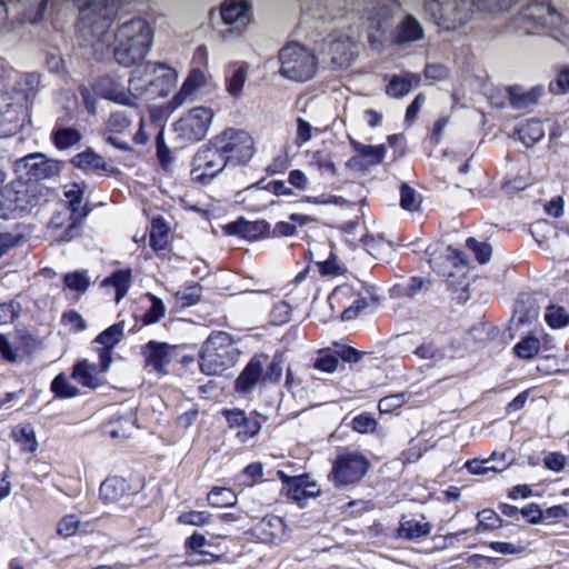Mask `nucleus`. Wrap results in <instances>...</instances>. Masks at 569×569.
I'll return each instance as SVG.
<instances>
[{
  "instance_id": "59",
  "label": "nucleus",
  "mask_w": 569,
  "mask_h": 569,
  "mask_svg": "<svg viewBox=\"0 0 569 569\" xmlns=\"http://www.w3.org/2000/svg\"><path fill=\"white\" fill-rule=\"evenodd\" d=\"M131 124L129 117L121 111L112 112L107 121V127L110 132L121 133L126 131Z\"/></svg>"
},
{
  "instance_id": "36",
  "label": "nucleus",
  "mask_w": 569,
  "mask_h": 569,
  "mask_svg": "<svg viewBox=\"0 0 569 569\" xmlns=\"http://www.w3.org/2000/svg\"><path fill=\"white\" fill-rule=\"evenodd\" d=\"M137 417L132 411H128L110 421L111 429L109 435L111 438H127L136 428Z\"/></svg>"
},
{
  "instance_id": "15",
  "label": "nucleus",
  "mask_w": 569,
  "mask_h": 569,
  "mask_svg": "<svg viewBox=\"0 0 569 569\" xmlns=\"http://www.w3.org/2000/svg\"><path fill=\"white\" fill-rule=\"evenodd\" d=\"M223 416L227 419L229 429L234 430V436L241 443L257 436L261 429L258 418L252 413L247 415L241 409H226Z\"/></svg>"
},
{
  "instance_id": "8",
  "label": "nucleus",
  "mask_w": 569,
  "mask_h": 569,
  "mask_svg": "<svg viewBox=\"0 0 569 569\" xmlns=\"http://www.w3.org/2000/svg\"><path fill=\"white\" fill-rule=\"evenodd\" d=\"M521 19L528 33L539 31L552 32L563 24L562 14L550 3L549 0H536L522 12Z\"/></svg>"
},
{
  "instance_id": "25",
  "label": "nucleus",
  "mask_w": 569,
  "mask_h": 569,
  "mask_svg": "<svg viewBox=\"0 0 569 569\" xmlns=\"http://www.w3.org/2000/svg\"><path fill=\"white\" fill-rule=\"evenodd\" d=\"M263 363L258 358H252L234 382L236 390L247 393L253 390L259 381H262Z\"/></svg>"
},
{
  "instance_id": "1",
  "label": "nucleus",
  "mask_w": 569,
  "mask_h": 569,
  "mask_svg": "<svg viewBox=\"0 0 569 569\" xmlns=\"http://www.w3.org/2000/svg\"><path fill=\"white\" fill-rule=\"evenodd\" d=\"M114 58L118 63L131 67L141 62L150 51L152 30L140 18L124 22L116 33Z\"/></svg>"
},
{
  "instance_id": "38",
  "label": "nucleus",
  "mask_w": 569,
  "mask_h": 569,
  "mask_svg": "<svg viewBox=\"0 0 569 569\" xmlns=\"http://www.w3.org/2000/svg\"><path fill=\"white\" fill-rule=\"evenodd\" d=\"M208 502L212 507H232L237 502V495L230 488L214 487L208 493Z\"/></svg>"
},
{
  "instance_id": "46",
  "label": "nucleus",
  "mask_w": 569,
  "mask_h": 569,
  "mask_svg": "<svg viewBox=\"0 0 569 569\" xmlns=\"http://www.w3.org/2000/svg\"><path fill=\"white\" fill-rule=\"evenodd\" d=\"M54 147L59 150H67L71 147V129L66 126L62 119H59L51 134Z\"/></svg>"
},
{
  "instance_id": "4",
  "label": "nucleus",
  "mask_w": 569,
  "mask_h": 569,
  "mask_svg": "<svg viewBox=\"0 0 569 569\" xmlns=\"http://www.w3.org/2000/svg\"><path fill=\"white\" fill-rule=\"evenodd\" d=\"M30 82V77H19L10 90H0V137L17 133L27 118V92L22 88Z\"/></svg>"
},
{
  "instance_id": "51",
  "label": "nucleus",
  "mask_w": 569,
  "mask_h": 569,
  "mask_svg": "<svg viewBox=\"0 0 569 569\" xmlns=\"http://www.w3.org/2000/svg\"><path fill=\"white\" fill-rule=\"evenodd\" d=\"M211 515L208 511L191 510L182 512L178 517L180 525L203 527L210 522Z\"/></svg>"
},
{
  "instance_id": "12",
  "label": "nucleus",
  "mask_w": 569,
  "mask_h": 569,
  "mask_svg": "<svg viewBox=\"0 0 569 569\" xmlns=\"http://www.w3.org/2000/svg\"><path fill=\"white\" fill-rule=\"evenodd\" d=\"M213 116L210 108H193L174 123V131L186 142L200 141L207 136Z\"/></svg>"
},
{
  "instance_id": "47",
  "label": "nucleus",
  "mask_w": 569,
  "mask_h": 569,
  "mask_svg": "<svg viewBox=\"0 0 569 569\" xmlns=\"http://www.w3.org/2000/svg\"><path fill=\"white\" fill-rule=\"evenodd\" d=\"M284 358L282 353H276L264 375H262L263 383H278L283 371Z\"/></svg>"
},
{
  "instance_id": "27",
  "label": "nucleus",
  "mask_w": 569,
  "mask_h": 569,
  "mask_svg": "<svg viewBox=\"0 0 569 569\" xmlns=\"http://www.w3.org/2000/svg\"><path fill=\"white\" fill-rule=\"evenodd\" d=\"M431 525L425 518L418 520L413 518H402L397 530L398 537L407 540H413L429 535Z\"/></svg>"
},
{
  "instance_id": "58",
  "label": "nucleus",
  "mask_w": 569,
  "mask_h": 569,
  "mask_svg": "<svg viewBox=\"0 0 569 569\" xmlns=\"http://www.w3.org/2000/svg\"><path fill=\"white\" fill-rule=\"evenodd\" d=\"M73 229L77 227L78 220L84 219L89 212L90 208H88V204H84L81 211H79V207L82 202L83 198V189L78 184L73 183Z\"/></svg>"
},
{
  "instance_id": "3",
  "label": "nucleus",
  "mask_w": 569,
  "mask_h": 569,
  "mask_svg": "<svg viewBox=\"0 0 569 569\" xmlns=\"http://www.w3.org/2000/svg\"><path fill=\"white\" fill-rule=\"evenodd\" d=\"M240 352L232 337L224 331L212 332L199 352V366L206 376H218L236 366Z\"/></svg>"
},
{
  "instance_id": "35",
  "label": "nucleus",
  "mask_w": 569,
  "mask_h": 569,
  "mask_svg": "<svg viewBox=\"0 0 569 569\" xmlns=\"http://www.w3.org/2000/svg\"><path fill=\"white\" fill-rule=\"evenodd\" d=\"M99 373L97 366L87 361L79 362L73 367V378L78 379L80 383L91 389H96L102 383V380L99 378Z\"/></svg>"
},
{
  "instance_id": "22",
  "label": "nucleus",
  "mask_w": 569,
  "mask_h": 569,
  "mask_svg": "<svg viewBox=\"0 0 569 569\" xmlns=\"http://www.w3.org/2000/svg\"><path fill=\"white\" fill-rule=\"evenodd\" d=\"M511 465V457L507 452L493 451L487 459L468 460L465 467L472 475L482 476L488 472H502Z\"/></svg>"
},
{
  "instance_id": "50",
  "label": "nucleus",
  "mask_w": 569,
  "mask_h": 569,
  "mask_svg": "<svg viewBox=\"0 0 569 569\" xmlns=\"http://www.w3.org/2000/svg\"><path fill=\"white\" fill-rule=\"evenodd\" d=\"M311 163L318 169V171L321 174H337V168L332 160V157L325 151L319 150L313 152Z\"/></svg>"
},
{
  "instance_id": "23",
  "label": "nucleus",
  "mask_w": 569,
  "mask_h": 569,
  "mask_svg": "<svg viewBox=\"0 0 569 569\" xmlns=\"http://www.w3.org/2000/svg\"><path fill=\"white\" fill-rule=\"evenodd\" d=\"M101 96L108 100L123 106H136L132 100L129 88L126 89L123 82L113 77H104L98 83Z\"/></svg>"
},
{
  "instance_id": "14",
  "label": "nucleus",
  "mask_w": 569,
  "mask_h": 569,
  "mask_svg": "<svg viewBox=\"0 0 569 569\" xmlns=\"http://www.w3.org/2000/svg\"><path fill=\"white\" fill-rule=\"evenodd\" d=\"M327 49L325 50L336 69L347 68L356 58V43L348 34L330 33L325 38Z\"/></svg>"
},
{
  "instance_id": "45",
  "label": "nucleus",
  "mask_w": 569,
  "mask_h": 569,
  "mask_svg": "<svg viewBox=\"0 0 569 569\" xmlns=\"http://www.w3.org/2000/svg\"><path fill=\"white\" fill-rule=\"evenodd\" d=\"M123 322H118L104 331H102L96 339L97 342L106 347L107 349H112L116 345H118L123 336Z\"/></svg>"
},
{
  "instance_id": "44",
  "label": "nucleus",
  "mask_w": 569,
  "mask_h": 569,
  "mask_svg": "<svg viewBox=\"0 0 569 569\" xmlns=\"http://www.w3.org/2000/svg\"><path fill=\"white\" fill-rule=\"evenodd\" d=\"M147 297L150 299L151 306L142 317V323L146 326L160 321L166 316L167 311V308L160 298L152 293H148Z\"/></svg>"
},
{
  "instance_id": "10",
  "label": "nucleus",
  "mask_w": 569,
  "mask_h": 569,
  "mask_svg": "<svg viewBox=\"0 0 569 569\" xmlns=\"http://www.w3.org/2000/svg\"><path fill=\"white\" fill-rule=\"evenodd\" d=\"M64 162L48 158L44 153H29L14 162V171L29 181H41L58 177Z\"/></svg>"
},
{
  "instance_id": "42",
  "label": "nucleus",
  "mask_w": 569,
  "mask_h": 569,
  "mask_svg": "<svg viewBox=\"0 0 569 569\" xmlns=\"http://www.w3.org/2000/svg\"><path fill=\"white\" fill-rule=\"evenodd\" d=\"M478 525L475 528L477 533L496 530L502 526V519L492 509H483L477 513Z\"/></svg>"
},
{
  "instance_id": "33",
  "label": "nucleus",
  "mask_w": 569,
  "mask_h": 569,
  "mask_svg": "<svg viewBox=\"0 0 569 569\" xmlns=\"http://www.w3.org/2000/svg\"><path fill=\"white\" fill-rule=\"evenodd\" d=\"M510 103L513 108L521 109L535 104L542 93L541 88H532L525 91L522 88L515 86L508 89Z\"/></svg>"
},
{
  "instance_id": "41",
  "label": "nucleus",
  "mask_w": 569,
  "mask_h": 569,
  "mask_svg": "<svg viewBox=\"0 0 569 569\" xmlns=\"http://www.w3.org/2000/svg\"><path fill=\"white\" fill-rule=\"evenodd\" d=\"M150 246L154 250H162L168 242V227L163 219L154 218L150 229Z\"/></svg>"
},
{
  "instance_id": "62",
  "label": "nucleus",
  "mask_w": 569,
  "mask_h": 569,
  "mask_svg": "<svg viewBox=\"0 0 569 569\" xmlns=\"http://www.w3.org/2000/svg\"><path fill=\"white\" fill-rule=\"evenodd\" d=\"M413 353L425 360L439 362L445 358L443 352L432 343H423L413 350Z\"/></svg>"
},
{
  "instance_id": "28",
  "label": "nucleus",
  "mask_w": 569,
  "mask_h": 569,
  "mask_svg": "<svg viewBox=\"0 0 569 569\" xmlns=\"http://www.w3.org/2000/svg\"><path fill=\"white\" fill-rule=\"evenodd\" d=\"M538 317L539 308L533 301L529 298L527 300L525 298L517 299L512 316V323L516 328L530 325L532 321L537 320Z\"/></svg>"
},
{
  "instance_id": "40",
  "label": "nucleus",
  "mask_w": 569,
  "mask_h": 569,
  "mask_svg": "<svg viewBox=\"0 0 569 569\" xmlns=\"http://www.w3.org/2000/svg\"><path fill=\"white\" fill-rule=\"evenodd\" d=\"M462 252L457 250H451L450 248L447 249V253L445 256V263L446 267L442 266L441 262H438V259H431L430 266L433 268V270L439 273L441 277L450 278L453 276L452 271L447 270V267H455L458 268L459 263H462Z\"/></svg>"
},
{
  "instance_id": "13",
  "label": "nucleus",
  "mask_w": 569,
  "mask_h": 569,
  "mask_svg": "<svg viewBox=\"0 0 569 569\" xmlns=\"http://www.w3.org/2000/svg\"><path fill=\"white\" fill-rule=\"evenodd\" d=\"M73 7L79 8V24L92 29H103L116 12L112 0H73Z\"/></svg>"
},
{
  "instance_id": "17",
  "label": "nucleus",
  "mask_w": 569,
  "mask_h": 569,
  "mask_svg": "<svg viewBox=\"0 0 569 569\" xmlns=\"http://www.w3.org/2000/svg\"><path fill=\"white\" fill-rule=\"evenodd\" d=\"M154 62L147 61L131 72L128 88L134 102L141 98L152 99V74H154Z\"/></svg>"
},
{
  "instance_id": "5",
  "label": "nucleus",
  "mask_w": 569,
  "mask_h": 569,
  "mask_svg": "<svg viewBox=\"0 0 569 569\" xmlns=\"http://www.w3.org/2000/svg\"><path fill=\"white\" fill-rule=\"evenodd\" d=\"M279 73L295 82H307L318 72V58L308 48L297 43H288L279 51Z\"/></svg>"
},
{
  "instance_id": "16",
  "label": "nucleus",
  "mask_w": 569,
  "mask_h": 569,
  "mask_svg": "<svg viewBox=\"0 0 569 569\" xmlns=\"http://www.w3.org/2000/svg\"><path fill=\"white\" fill-rule=\"evenodd\" d=\"M176 350L177 346L151 340L141 348V353L147 368H151L160 375H166Z\"/></svg>"
},
{
  "instance_id": "7",
  "label": "nucleus",
  "mask_w": 569,
  "mask_h": 569,
  "mask_svg": "<svg viewBox=\"0 0 569 569\" xmlns=\"http://www.w3.org/2000/svg\"><path fill=\"white\" fill-rule=\"evenodd\" d=\"M472 4V0H429L425 9L437 26L455 30L466 23Z\"/></svg>"
},
{
  "instance_id": "57",
  "label": "nucleus",
  "mask_w": 569,
  "mask_h": 569,
  "mask_svg": "<svg viewBox=\"0 0 569 569\" xmlns=\"http://www.w3.org/2000/svg\"><path fill=\"white\" fill-rule=\"evenodd\" d=\"M400 206L405 210L413 211L419 208L418 193L407 183L400 187Z\"/></svg>"
},
{
  "instance_id": "60",
  "label": "nucleus",
  "mask_w": 569,
  "mask_h": 569,
  "mask_svg": "<svg viewBox=\"0 0 569 569\" xmlns=\"http://www.w3.org/2000/svg\"><path fill=\"white\" fill-rule=\"evenodd\" d=\"M467 247L473 251L476 259L481 263H487L491 258V247L488 243L479 242L475 238L467 239Z\"/></svg>"
},
{
  "instance_id": "32",
  "label": "nucleus",
  "mask_w": 569,
  "mask_h": 569,
  "mask_svg": "<svg viewBox=\"0 0 569 569\" xmlns=\"http://www.w3.org/2000/svg\"><path fill=\"white\" fill-rule=\"evenodd\" d=\"M131 284V270L122 269L113 272L102 282L103 287H112L116 290V302L119 303L128 293Z\"/></svg>"
},
{
  "instance_id": "56",
  "label": "nucleus",
  "mask_w": 569,
  "mask_h": 569,
  "mask_svg": "<svg viewBox=\"0 0 569 569\" xmlns=\"http://www.w3.org/2000/svg\"><path fill=\"white\" fill-rule=\"evenodd\" d=\"M201 286L194 283L177 292V299L182 307H190L199 302L201 298Z\"/></svg>"
},
{
  "instance_id": "19",
  "label": "nucleus",
  "mask_w": 569,
  "mask_h": 569,
  "mask_svg": "<svg viewBox=\"0 0 569 569\" xmlns=\"http://www.w3.org/2000/svg\"><path fill=\"white\" fill-rule=\"evenodd\" d=\"M366 7L362 8V18H366L370 23V27L380 31L383 28V24L389 19L392 4L396 3V0H363ZM362 3L357 2L353 7V10L360 11Z\"/></svg>"
},
{
  "instance_id": "55",
  "label": "nucleus",
  "mask_w": 569,
  "mask_h": 569,
  "mask_svg": "<svg viewBox=\"0 0 569 569\" xmlns=\"http://www.w3.org/2000/svg\"><path fill=\"white\" fill-rule=\"evenodd\" d=\"M257 229V223L246 221L244 219H238L226 226L224 230L230 236H242L250 237Z\"/></svg>"
},
{
  "instance_id": "24",
  "label": "nucleus",
  "mask_w": 569,
  "mask_h": 569,
  "mask_svg": "<svg viewBox=\"0 0 569 569\" xmlns=\"http://www.w3.org/2000/svg\"><path fill=\"white\" fill-rule=\"evenodd\" d=\"M154 74H152V99L168 96L178 80V73L171 67L154 62Z\"/></svg>"
},
{
  "instance_id": "63",
  "label": "nucleus",
  "mask_w": 569,
  "mask_h": 569,
  "mask_svg": "<svg viewBox=\"0 0 569 569\" xmlns=\"http://www.w3.org/2000/svg\"><path fill=\"white\" fill-rule=\"evenodd\" d=\"M291 306L286 301L278 302L271 311V321L276 326L283 325L290 320Z\"/></svg>"
},
{
  "instance_id": "18",
  "label": "nucleus",
  "mask_w": 569,
  "mask_h": 569,
  "mask_svg": "<svg viewBox=\"0 0 569 569\" xmlns=\"http://www.w3.org/2000/svg\"><path fill=\"white\" fill-rule=\"evenodd\" d=\"M250 3L247 0H226L221 18L230 27L229 32L241 34L249 22Z\"/></svg>"
},
{
  "instance_id": "30",
  "label": "nucleus",
  "mask_w": 569,
  "mask_h": 569,
  "mask_svg": "<svg viewBox=\"0 0 569 569\" xmlns=\"http://www.w3.org/2000/svg\"><path fill=\"white\" fill-rule=\"evenodd\" d=\"M128 489L129 486L123 478L109 477L100 485V498L106 502H118Z\"/></svg>"
},
{
  "instance_id": "21",
  "label": "nucleus",
  "mask_w": 569,
  "mask_h": 569,
  "mask_svg": "<svg viewBox=\"0 0 569 569\" xmlns=\"http://www.w3.org/2000/svg\"><path fill=\"white\" fill-rule=\"evenodd\" d=\"M286 523L273 515L263 517L254 527V536L263 543H279L286 536Z\"/></svg>"
},
{
  "instance_id": "11",
  "label": "nucleus",
  "mask_w": 569,
  "mask_h": 569,
  "mask_svg": "<svg viewBox=\"0 0 569 569\" xmlns=\"http://www.w3.org/2000/svg\"><path fill=\"white\" fill-rule=\"evenodd\" d=\"M369 467L370 462L363 455L345 452L335 459L330 477L336 487L348 486L360 481Z\"/></svg>"
},
{
  "instance_id": "64",
  "label": "nucleus",
  "mask_w": 569,
  "mask_h": 569,
  "mask_svg": "<svg viewBox=\"0 0 569 569\" xmlns=\"http://www.w3.org/2000/svg\"><path fill=\"white\" fill-rule=\"evenodd\" d=\"M51 391L57 398H69L71 397V387L68 381L66 373H59L51 382Z\"/></svg>"
},
{
  "instance_id": "34",
  "label": "nucleus",
  "mask_w": 569,
  "mask_h": 569,
  "mask_svg": "<svg viewBox=\"0 0 569 569\" xmlns=\"http://www.w3.org/2000/svg\"><path fill=\"white\" fill-rule=\"evenodd\" d=\"M517 132L526 147H532L545 137L542 122L537 119L527 120L518 128Z\"/></svg>"
},
{
  "instance_id": "49",
  "label": "nucleus",
  "mask_w": 569,
  "mask_h": 569,
  "mask_svg": "<svg viewBox=\"0 0 569 569\" xmlns=\"http://www.w3.org/2000/svg\"><path fill=\"white\" fill-rule=\"evenodd\" d=\"M339 360L338 357L333 353H330L325 350H320L317 353V357L313 362V368L326 372V373H332L338 369Z\"/></svg>"
},
{
  "instance_id": "31",
  "label": "nucleus",
  "mask_w": 569,
  "mask_h": 569,
  "mask_svg": "<svg viewBox=\"0 0 569 569\" xmlns=\"http://www.w3.org/2000/svg\"><path fill=\"white\" fill-rule=\"evenodd\" d=\"M349 141L353 150L366 160L367 166H377L383 161L387 153L385 144H363L350 136Z\"/></svg>"
},
{
  "instance_id": "6",
  "label": "nucleus",
  "mask_w": 569,
  "mask_h": 569,
  "mask_svg": "<svg viewBox=\"0 0 569 569\" xmlns=\"http://www.w3.org/2000/svg\"><path fill=\"white\" fill-rule=\"evenodd\" d=\"M227 163L244 164L256 153L253 138L244 130L228 128L213 137Z\"/></svg>"
},
{
  "instance_id": "37",
  "label": "nucleus",
  "mask_w": 569,
  "mask_h": 569,
  "mask_svg": "<svg viewBox=\"0 0 569 569\" xmlns=\"http://www.w3.org/2000/svg\"><path fill=\"white\" fill-rule=\"evenodd\" d=\"M319 18L336 20L345 18L348 13L347 0H319Z\"/></svg>"
},
{
  "instance_id": "52",
  "label": "nucleus",
  "mask_w": 569,
  "mask_h": 569,
  "mask_svg": "<svg viewBox=\"0 0 569 569\" xmlns=\"http://www.w3.org/2000/svg\"><path fill=\"white\" fill-rule=\"evenodd\" d=\"M540 349V342L535 337H529L519 341L513 350L519 358L530 359L535 357Z\"/></svg>"
},
{
  "instance_id": "43",
  "label": "nucleus",
  "mask_w": 569,
  "mask_h": 569,
  "mask_svg": "<svg viewBox=\"0 0 569 569\" xmlns=\"http://www.w3.org/2000/svg\"><path fill=\"white\" fill-rule=\"evenodd\" d=\"M73 166H77L83 170H106L107 164L102 157L93 152L92 150H87L82 153L77 154L73 158Z\"/></svg>"
},
{
  "instance_id": "20",
  "label": "nucleus",
  "mask_w": 569,
  "mask_h": 569,
  "mask_svg": "<svg viewBox=\"0 0 569 569\" xmlns=\"http://www.w3.org/2000/svg\"><path fill=\"white\" fill-rule=\"evenodd\" d=\"M278 476L288 485V496L301 506L306 500L315 498L320 492L317 485L309 481L307 475L289 477L283 471H279Z\"/></svg>"
},
{
  "instance_id": "61",
  "label": "nucleus",
  "mask_w": 569,
  "mask_h": 569,
  "mask_svg": "<svg viewBox=\"0 0 569 569\" xmlns=\"http://www.w3.org/2000/svg\"><path fill=\"white\" fill-rule=\"evenodd\" d=\"M206 84V74L200 69H193L190 71L182 86L196 97L198 90Z\"/></svg>"
},
{
  "instance_id": "9",
  "label": "nucleus",
  "mask_w": 569,
  "mask_h": 569,
  "mask_svg": "<svg viewBox=\"0 0 569 569\" xmlns=\"http://www.w3.org/2000/svg\"><path fill=\"white\" fill-rule=\"evenodd\" d=\"M227 164L223 153L211 138L193 157L192 179L199 183L208 184L222 172Z\"/></svg>"
},
{
  "instance_id": "39",
  "label": "nucleus",
  "mask_w": 569,
  "mask_h": 569,
  "mask_svg": "<svg viewBox=\"0 0 569 569\" xmlns=\"http://www.w3.org/2000/svg\"><path fill=\"white\" fill-rule=\"evenodd\" d=\"M12 435L23 451L34 452L38 449V441L31 425L18 426L13 430Z\"/></svg>"
},
{
  "instance_id": "29",
  "label": "nucleus",
  "mask_w": 569,
  "mask_h": 569,
  "mask_svg": "<svg viewBox=\"0 0 569 569\" xmlns=\"http://www.w3.org/2000/svg\"><path fill=\"white\" fill-rule=\"evenodd\" d=\"M423 34L421 23L413 16L408 14L398 26L396 41L398 43L413 42L421 40Z\"/></svg>"
},
{
  "instance_id": "48",
  "label": "nucleus",
  "mask_w": 569,
  "mask_h": 569,
  "mask_svg": "<svg viewBox=\"0 0 569 569\" xmlns=\"http://www.w3.org/2000/svg\"><path fill=\"white\" fill-rule=\"evenodd\" d=\"M247 79V71L243 67L236 68L227 77V90L233 97H239L242 92Z\"/></svg>"
},
{
  "instance_id": "2",
  "label": "nucleus",
  "mask_w": 569,
  "mask_h": 569,
  "mask_svg": "<svg viewBox=\"0 0 569 569\" xmlns=\"http://www.w3.org/2000/svg\"><path fill=\"white\" fill-rule=\"evenodd\" d=\"M50 190L42 184L20 180L0 188V219H18L48 200Z\"/></svg>"
},
{
  "instance_id": "53",
  "label": "nucleus",
  "mask_w": 569,
  "mask_h": 569,
  "mask_svg": "<svg viewBox=\"0 0 569 569\" xmlns=\"http://www.w3.org/2000/svg\"><path fill=\"white\" fill-rule=\"evenodd\" d=\"M545 319L551 328H561L569 323V315L562 307L550 306L546 313Z\"/></svg>"
},
{
  "instance_id": "54",
  "label": "nucleus",
  "mask_w": 569,
  "mask_h": 569,
  "mask_svg": "<svg viewBox=\"0 0 569 569\" xmlns=\"http://www.w3.org/2000/svg\"><path fill=\"white\" fill-rule=\"evenodd\" d=\"M351 426L358 433H368L376 430L378 421L370 413H361L352 419Z\"/></svg>"
},
{
  "instance_id": "26",
  "label": "nucleus",
  "mask_w": 569,
  "mask_h": 569,
  "mask_svg": "<svg viewBox=\"0 0 569 569\" xmlns=\"http://www.w3.org/2000/svg\"><path fill=\"white\" fill-rule=\"evenodd\" d=\"M420 77L415 73H406L405 76H392L386 88V93L393 99H401L409 94L411 89L418 86Z\"/></svg>"
}]
</instances>
